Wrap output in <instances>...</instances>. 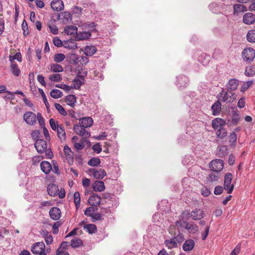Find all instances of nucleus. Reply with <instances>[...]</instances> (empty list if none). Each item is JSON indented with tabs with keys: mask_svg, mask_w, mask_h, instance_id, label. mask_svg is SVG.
Instances as JSON below:
<instances>
[{
	"mask_svg": "<svg viewBox=\"0 0 255 255\" xmlns=\"http://www.w3.org/2000/svg\"><path fill=\"white\" fill-rule=\"evenodd\" d=\"M44 152L45 153V156L46 158L51 159L53 156V152L50 148H47L46 149L44 150Z\"/></svg>",
	"mask_w": 255,
	"mask_h": 255,
	"instance_id": "obj_61",
	"label": "nucleus"
},
{
	"mask_svg": "<svg viewBox=\"0 0 255 255\" xmlns=\"http://www.w3.org/2000/svg\"><path fill=\"white\" fill-rule=\"evenodd\" d=\"M238 108L242 109L245 106V98L244 97H242L238 102Z\"/></svg>",
	"mask_w": 255,
	"mask_h": 255,
	"instance_id": "obj_63",
	"label": "nucleus"
},
{
	"mask_svg": "<svg viewBox=\"0 0 255 255\" xmlns=\"http://www.w3.org/2000/svg\"><path fill=\"white\" fill-rule=\"evenodd\" d=\"M91 35L90 31H77L76 38L78 40H82L89 38Z\"/></svg>",
	"mask_w": 255,
	"mask_h": 255,
	"instance_id": "obj_26",
	"label": "nucleus"
},
{
	"mask_svg": "<svg viewBox=\"0 0 255 255\" xmlns=\"http://www.w3.org/2000/svg\"><path fill=\"white\" fill-rule=\"evenodd\" d=\"M218 100L226 103H232L235 101V94L230 91L223 90L218 95Z\"/></svg>",
	"mask_w": 255,
	"mask_h": 255,
	"instance_id": "obj_1",
	"label": "nucleus"
},
{
	"mask_svg": "<svg viewBox=\"0 0 255 255\" xmlns=\"http://www.w3.org/2000/svg\"><path fill=\"white\" fill-rule=\"evenodd\" d=\"M55 87L64 90L66 92L69 91L72 89V87H70L64 84H56Z\"/></svg>",
	"mask_w": 255,
	"mask_h": 255,
	"instance_id": "obj_53",
	"label": "nucleus"
},
{
	"mask_svg": "<svg viewBox=\"0 0 255 255\" xmlns=\"http://www.w3.org/2000/svg\"><path fill=\"white\" fill-rule=\"evenodd\" d=\"M65 58V56L63 53H56L53 56L54 61L56 63H60Z\"/></svg>",
	"mask_w": 255,
	"mask_h": 255,
	"instance_id": "obj_46",
	"label": "nucleus"
},
{
	"mask_svg": "<svg viewBox=\"0 0 255 255\" xmlns=\"http://www.w3.org/2000/svg\"><path fill=\"white\" fill-rule=\"evenodd\" d=\"M55 107L58 112L62 116L67 115V112L64 108L59 104L55 103Z\"/></svg>",
	"mask_w": 255,
	"mask_h": 255,
	"instance_id": "obj_49",
	"label": "nucleus"
},
{
	"mask_svg": "<svg viewBox=\"0 0 255 255\" xmlns=\"http://www.w3.org/2000/svg\"><path fill=\"white\" fill-rule=\"evenodd\" d=\"M223 167L224 163L221 159H215L210 163V168L212 171L219 172L223 169Z\"/></svg>",
	"mask_w": 255,
	"mask_h": 255,
	"instance_id": "obj_6",
	"label": "nucleus"
},
{
	"mask_svg": "<svg viewBox=\"0 0 255 255\" xmlns=\"http://www.w3.org/2000/svg\"><path fill=\"white\" fill-rule=\"evenodd\" d=\"M210 59V57L209 56H206L205 54H203L201 55L199 61L203 65H206L209 63Z\"/></svg>",
	"mask_w": 255,
	"mask_h": 255,
	"instance_id": "obj_50",
	"label": "nucleus"
},
{
	"mask_svg": "<svg viewBox=\"0 0 255 255\" xmlns=\"http://www.w3.org/2000/svg\"><path fill=\"white\" fill-rule=\"evenodd\" d=\"M21 26H22V30L23 31V33L24 35H25V36L27 35L29 33V32H28L27 24L25 20H23V21L21 24Z\"/></svg>",
	"mask_w": 255,
	"mask_h": 255,
	"instance_id": "obj_56",
	"label": "nucleus"
},
{
	"mask_svg": "<svg viewBox=\"0 0 255 255\" xmlns=\"http://www.w3.org/2000/svg\"><path fill=\"white\" fill-rule=\"evenodd\" d=\"M243 21L246 24H252L255 22V15L251 12L246 13L243 16Z\"/></svg>",
	"mask_w": 255,
	"mask_h": 255,
	"instance_id": "obj_11",
	"label": "nucleus"
},
{
	"mask_svg": "<svg viewBox=\"0 0 255 255\" xmlns=\"http://www.w3.org/2000/svg\"><path fill=\"white\" fill-rule=\"evenodd\" d=\"M245 74L248 77L253 76L255 74V67L252 66H247Z\"/></svg>",
	"mask_w": 255,
	"mask_h": 255,
	"instance_id": "obj_42",
	"label": "nucleus"
},
{
	"mask_svg": "<svg viewBox=\"0 0 255 255\" xmlns=\"http://www.w3.org/2000/svg\"><path fill=\"white\" fill-rule=\"evenodd\" d=\"M212 114L214 116L219 115L221 111V103L219 100L215 102L211 107Z\"/></svg>",
	"mask_w": 255,
	"mask_h": 255,
	"instance_id": "obj_21",
	"label": "nucleus"
},
{
	"mask_svg": "<svg viewBox=\"0 0 255 255\" xmlns=\"http://www.w3.org/2000/svg\"><path fill=\"white\" fill-rule=\"evenodd\" d=\"M93 171L94 177L98 179H102L107 175L105 170L102 168L99 169H94Z\"/></svg>",
	"mask_w": 255,
	"mask_h": 255,
	"instance_id": "obj_24",
	"label": "nucleus"
},
{
	"mask_svg": "<svg viewBox=\"0 0 255 255\" xmlns=\"http://www.w3.org/2000/svg\"><path fill=\"white\" fill-rule=\"evenodd\" d=\"M229 138V142L230 144V145L235 146L236 145L237 142V134L234 131H233L230 134Z\"/></svg>",
	"mask_w": 255,
	"mask_h": 255,
	"instance_id": "obj_36",
	"label": "nucleus"
},
{
	"mask_svg": "<svg viewBox=\"0 0 255 255\" xmlns=\"http://www.w3.org/2000/svg\"><path fill=\"white\" fill-rule=\"evenodd\" d=\"M45 246L43 242L34 243L32 247L31 252L34 254L40 255H46L45 251Z\"/></svg>",
	"mask_w": 255,
	"mask_h": 255,
	"instance_id": "obj_3",
	"label": "nucleus"
},
{
	"mask_svg": "<svg viewBox=\"0 0 255 255\" xmlns=\"http://www.w3.org/2000/svg\"><path fill=\"white\" fill-rule=\"evenodd\" d=\"M73 86H71L72 88H73L75 89H79L82 85V80L74 79L73 81Z\"/></svg>",
	"mask_w": 255,
	"mask_h": 255,
	"instance_id": "obj_55",
	"label": "nucleus"
},
{
	"mask_svg": "<svg viewBox=\"0 0 255 255\" xmlns=\"http://www.w3.org/2000/svg\"><path fill=\"white\" fill-rule=\"evenodd\" d=\"M185 228L189 233L194 234L198 231V227L193 222H184Z\"/></svg>",
	"mask_w": 255,
	"mask_h": 255,
	"instance_id": "obj_13",
	"label": "nucleus"
},
{
	"mask_svg": "<svg viewBox=\"0 0 255 255\" xmlns=\"http://www.w3.org/2000/svg\"><path fill=\"white\" fill-rule=\"evenodd\" d=\"M84 127L81 126V125H75L73 127V130L75 132L82 136L84 138H88L90 136L91 134L89 131L87 130Z\"/></svg>",
	"mask_w": 255,
	"mask_h": 255,
	"instance_id": "obj_5",
	"label": "nucleus"
},
{
	"mask_svg": "<svg viewBox=\"0 0 255 255\" xmlns=\"http://www.w3.org/2000/svg\"><path fill=\"white\" fill-rule=\"evenodd\" d=\"M47 192L48 194L53 197H55L58 194L59 189L58 186L55 184H49L47 186Z\"/></svg>",
	"mask_w": 255,
	"mask_h": 255,
	"instance_id": "obj_18",
	"label": "nucleus"
},
{
	"mask_svg": "<svg viewBox=\"0 0 255 255\" xmlns=\"http://www.w3.org/2000/svg\"><path fill=\"white\" fill-rule=\"evenodd\" d=\"M61 223L59 222H56L54 223L52 226L53 233L56 234L58 233L59 227L60 226Z\"/></svg>",
	"mask_w": 255,
	"mask_h": 255,
	"instance_id": "obj_58",
	"label": "nucleus"
},
{
	"mask_svg": "<svg viewBox=\"0 0 255 255\" xmlns=\"http://www.w3.org/2000/svg\"><path fill=\"white\" fill-rule=\"evenodd\" d=\"M49 79L54 82H59L62 80V78L59 74H54L49 76Z\"/></svg>",
	"mask_w": 255,
	"mask_h": 255,
	"instance_id": "obj_44",
	"label": "nucleus"
},
{
	"mask_svg": "<svg viewBox=\"0 0 255 255\" xmlns=\"http://www.w3.org/2000/svg\"><path fill=\"white\" fill-rule=\"evenodd\" d=\"M44 157L43 156L41 157L40 156H34L32 159V164L36 165Z\"/></svg>",
	"mask_w": 255,
	"mask_h": 255,
	"instance_id": "obj_60",
	"label": "nucleus"
},
{
	"mask_svg": "<svg viewBox=\"0 0 255 255\" xmlns=\"http://www.w3.org/2000/svg\"><path fill=\"white\" fill-rule=\"evenodd\" d=\"M49 69L51 72L55 73L61 72L63 71V68L60 65L57 63L50 64Z\"/></svg>",
	"mask_w": 255,
	"mask_h": 255,
	"instance_id": "obj_30",
	"label": "nucleus"
},
{
	"mask_svg": "<svg viewBox=\"0 0 255 255\" xmlns=\"http://www.w3.org/2000/svg\"><path fill=\"white\" fill-rule=\"evenodd\" d=\"M58 138L61 141H64L66 139V132L63 127L61 125L56 130Z\"/></svg>",
	"mask_w": 255,
	"mask_h": 255,
	"instance_id": "obj_32",
	"label": "nucleus"
},
{
	"mask_svg": "<svg viewBox=\"0 0 255 255\" xmlns=\"http://www.w3.org/2000/svg\"><path fill=\"white\" fill-rule=\"evenodd\" d=\"M92 188L96 192H102L105 190V186L103 181H95L92 184Z\"/></svg>",
	"mask_w": 255,
	"mask_h": 255,
	"instance_id": "obj_14",
	"label": "nucleus"
},
{
	"mask_svg": "<svg viewBox=\"0 0 255 255\" xmlns=\"http://www.w3.org/2000/svg\"><path fill=\"white\" fill-rule=\"evenodd\" d=\"M35 147L39 153H44L47 147V142L42 139H38L34 143Z\"/></svg>",
	"mask_w": 255,
	"mask_h": 255,
	"instance_id": "obj_8",
	"label": "nucleus"
},
{
	"mask_svg": "<svg viewBox=\"0 0 255 255\" xmlns=\"http://www.w3.org/2000/svg\"><path fill=\"white\" fill-rule=\"evenodd\" d=\"M233 179V175L231 173H227L225 175L224 189L227 191L228 194L232 193L234 185L231 184Z\"/></svg>",
	"mask_w": 255,
	"mask_h": 255,
	"instance_id": "obj_2",
	"label": "nucleus"
},
{
	"mask_svg": "<svg viewBox=\"0 0 255 255\" xmlns=\"http://www.w3.org/2000/svg\"><path fill=\"white\" fill-rule=\"evenodd\" d=\"M85 27L86 28L88 29L89 30L88 31L90 32L96 31V25L94 22L86 24Z\"/></svg>",
	"mask_w": 255,
	"mask_h": 255,
	"instance_id": "obj_54",
	"label": "nucleus"
},
{
	"mask_svg": "<svg viewBox=\"0 0 255 255\" xmlns=\"http://www.w3.org/2000/svg\"><path fill=\"white\" fill-rule=\"evenodd\" d=\"M74 202L76 208L78 209L80 207L81 203L80 195L78 191L75 192L74 194Z\"/></svg>",
	"mask_w": 255,
	"mask_h": 255,
	"instance_id": "obj_43",
	"label": "nucleus"
},
{
	"mask_svg": "<svg viewBox=\"0 0 255 255\" xmlns=\"http://www.w3.org/2000/svg\"><path fill=\"white\" fill-rule=\"evenodd\" d=\"M80 125L84 128H89L92 126L93 120L91 117H85L79 120Z\"/></svg>",
	"mask_w": 255,
	"mask_h": 255,
	"instance_id": "obj_20",
	"label": "nucleus"
},
{
	"mask_svg": "<svg viewBox=\"0 0 255 255\" xmlns=\"http://www.w3.org/2000/svg\"><path fill=\"white\" fill-rule=\"evenodd\" d=\"M224 188L221 186L215 187L214 193L215 195H220L223 192Z\"/></svg>",
	"mask_w": 255,
	"mask_h": 255,
	"instance_id": "obj_62",
	"label": "nucleus"
},
{
	"mask_svg": "<svg viewBox=\"0 0 255 255\" xmlns=\"http://www.w3.org/2000/svg\"><path fill=\"white\" fill-rule=\"evenodd\" d=\"M239 85V81L236 79L233 78L229 80L226 84V88L228 91H235Z\"/></svg>",
	"mask_w": 255,
	"mask_h": 255,
	"instance_id": "obj_10",
	"label": "nucleus"
},
{
	"mask_svg": "<svg viewBox=\"0 0 255 255\" xmlns=\"http://www.w3.org/2000/svg\"><path fill=\"white\" fill-rule=\"evenodd\" d=\"M40 235L43 237L45 239V241L47 245L51 244L53 241V237L52 235L49 234L47 231L46 230H42L40 232Z\"/></svg>",
	"mask_w": 255,
	"mask_h": 255,
	"instance_id": "obj_25",
	"label": "nucleus"
},
{
	"mask_svg": "<svg viewBox=\"0 0 255 255\" xmlns=\"http://www.w3.org/2000/svg\"><path fill=\"white\" fill-rule=\"evenodd\" d=\"M50 95L52 98L54 99H58L62 96L63 94L62 91L59 90L53 89L51 91Z\"/></svg>",
	"mask_w": 255,
	"mask_h": 255,
	"instance_id": "obj_41",
	"label": "nucleus"
},
{
	"mask_svg": "<svg viewBox=\"0 0 255 255\" xmlns=\"http://www.w3.org/2000/svg\"><path fill=\"white\" fill-rule=\"evenodd\" d=\"M64 31L67 35L77 34L78 29L74 25H68L65 27Z\"/></svg>",
	"mask_w": 255,
	"mask_h": 255,
	"instance_id": "obj_31",
	"label": "nucleus"
},
{
	"mask_svg": "<svg viewBox=\"0 0 255 255\" xmlns=\"http://www.w3.org/2000/svg\"><path fill=\"white\" fill-rule=\"evenodd\" d=\"M39 92L43 98V102H44V104L46 107L47 110H48L49 109V104L47 101L46 95H45L43 90L41 89H39Z\"/></svg>",
	"mask_w": 255,
	"mask_h": 255,
	"instance_id": "obj_51",
	"label": "nucleus"
},
{
	"mask_svg": "<svg viewBox=\"0 0 255 255\" xmlns=\"http://www.w3.org/2000/svg\"><path fill=\"white\" fill-rule=\"evenodd\" d=\"M61 211L57 207H53L49 211L50 218L54 220H58L61 217Z\"/></svg>",
	"mask_w": 255,
	"mask_h": 255,
	"instance_id": "obj_15",
	"label": "nucleus"
},
{
	"mask_svg": "<svg viewBox=\"0 0 255 255\" xmlns=\"http://www.w3.org/2000/svg\"><path fill=\"white\" fill-rule=\"evenodd\" d=\"M226 125V122L224 119L217 118L212 121V127L214 129L216 130L224 128Z\"/></svg>",
	"mask_w": 255,
	"mask_h": 255,
	"instance_id": "obj_9",
	"label": "nucleus"
},
{
	"mask_svg": "<svg viewBox=\"0 0 255 255\" xmlns=\"http://www.w3.org/2000/svg\"><path fill=\"white\" fill-rule=\"evenodd\" d=\"M191 216L194 220H200L204 217V212L200 209H196L192 211Z\"/></svg>",
	"mask_w": 255,
	"mask_h": 255,
	"instance_id": "obj_22",
	"label": "nucleus"
},
{
	"mask_svg": "<svg viewBox=\"0 0 255 255\" xmlns=\"http://www.w3.org/2000/svg\"><path fill=\"white\" fill-rule=\"evenodd\" d=\"M82 241L78 238H75L71 241L70 246L73 248H79L82 245Z\"/></svg>",
	"mask_w": 255,
	"mask_h": 255,
	"instance_id": "obj_38",
	"label": "nucleus"
},
{
	"mask_svg": "<svg viewBox=\"0 0 255 255\" xmlns=\"http://www.w3.org/2000/svg\"><path fill=\"white\" fill-rule=\"evenodd\" d=\"M38 120V123L40 126L44 127V120L41 114L40 113H38L37 114L36 121Z\"/></svg>",
	"mask_w": 255,
	"mask_h": 255,
	"instance_id": "obj_59",
	"label": "nucleus"
},
{
	"mask_svg": "<svg viewBox=\"0 0 255 255\" xmlns=\"http://www.w3.org/2000/svg\"><path fill=\"white\" fill-rule=\"evenodd\" d=\"M36 115L31 112H27L23 115V119L29 125H34L36 123Z\"/></svg>",
	"mask_w": 255,
	"mask_h": 255,
	"instance_id": "obj_7",
	"label": "nucleus"
},
{
	"mask_svg": "<svg viewBox=\"0 0 255 255\" xmlns=\"http://www.w3.org/2000/svg\"><path fill=\"white\" fill-rule=\"evenodd\" d=\"M195 246V243L192 240H186L183 245V249L185 251H190L192 250Z\"/></svg>",
	"mask_w": 255,
	"mask_h": 255,
	"instance_id": "obj_27",
	"label": "nucleus"
},
{
	"mask_svg": "<svg viewBox=\"0 0 255 255\" xmlns=\"http://www.w3.org/2000/svg\"><path fill=\"white\" fill-rule=\"evenodd\" d=\"M95 212V209L93 207H90L85 210L84 214L85 215L89 217H92Z\"/></svg>",
	"mask_w": 255,
	"mask_h": 255,
	"instance_id": "obj_52",
	"label": "nucleus"
},
{
	"mask_svg": "<svg viewBox=\"0 0 255 255\" xmlns=\"http://www.w3.org/2000/svg\"><path fill=\"white\" fill-rule=\"evenodd\" d=\"M10 71L14 76L16 77L18 76L20 73V70L15 63H11Z\"/></svg>",
	"mask_w": 255,
	"mask_h": 255,
	"instance_id": "obj_35",
	"label": "nucleus"
},
{
	"mask_svg": "<svg viewBox=\"0 0 255 255\" xmlns=\"http://www.w3.org/2000/svg\"><path fill=\"white\" fill-rule=\"evenodd\" d=\"M101 200V198L100 196L93 194L89 197L88 202L92 206H97L100 204Z\"/></svg>",
	"mask_w": 255,
	"mask_h": 255,
	"instance_id": "obj_16",
	"label": "nucleus"
},
{
	"mask_svg": "<svg viewBox=\"0 0 255 255\" xmlns=\"http://www.w3.org/2000/svg\"><path fill=\"white\" fill-rule=\"evenodd\" d=\"M65 99L68 105L72 107L75 106V103L76 102V97L75 95H68L66 97Z\"/></svg>",
	"mask_w": 255,
	"mask_h": 255,
	"instance_id": "obj_34",
	"label": "nucleus"
},
{
	"mask_svg": "<svg viewBox=\"0 0 255 255\" xmlns=\"http://www.w3.org/2000/svg\"><path fill=\"white\" fill-rule=\"evenodd\" d=\"M84 229L88 232L89 234H93L97 231V227L94 224L86 225L84 226Z\"/></svg>",
	"mask_w": 255,
	"mask_h": 255,
	"instance_id": "obj_39",
	"label": "nucleus"
},
{
	"mask_svg": "<svg viewBox=\"0 0 255 255\" xmlns=\"http://www.w3.org/2000/svg\"><path fill=\"white\" fill-rule=\"evenodd\" d=\"M165 243L168 249H172L177 246V239L173 238L171 240H166Z\"/></svg>",
	"mask_w": 255,
	"mask_h": 255,
	"instance_id": "obj_37",
	"label": "nucleus"
},
{
	"mask_svg": "<svg viewBox=\"0 0 255 255\" xmlns=\"http://www.w3.org/2000/svg\"><path fill=\"white\" fill-rule=\"evenodd\" d=\"M243 59L247 62H251L255 57V51L253 48H245L242 52Z\"/></svg>",
	"mask_w": 255,
	"mask_h": 255,
	"instance_id": "obj_4",
	"label": "nucleus"
},
{
	"mask_svg": "<svg viewBox=\"0 0 255 255\" xmlns=\"http://www.w3.org/2000/svg\"><path fill=\"white\" fill-rule=\"evenodd\" d=\"M53 43L57 47H61L63 45V43L58 37H55L53 39Z\"/></svg>",
	"mask_w": 255,
	"mask_h": 255,
	"instance_id": "obj_57",
	"label": "nucleus"
},
{
	"mask_svg": "<svg viewBox=\"0 0 255 255\" xmlns=\"http://www.w3.org/2000/svg\"><path fill=\"white\" fill-rule=\"evenodd\" d=\"M51 8L55 11H59L64 9V3L62 0H54L51 2Z\"/></svg>",
	"mask_w": 255,
	"mask_h": 255,
	"instance_id": "obj_12",
	"label": "nucleus"
},
{
	"mask_svg": "<svg viewBox=\"0 0 255 255\" xmlns=\"http://www.w3.org/2000/svg\"><path fill=\"white\" fill-rule=\"evenodd\" d=\"M247 11V7L242 4H236L234 5V12L235 13Z\"/></svg>",
	"mask_w": 255,
	"mask_h": 255,
	"instance_id": "obj_33",
	"label": "nucleus"
},
{
	"mask_svg": "<svg viewBox=\"0 0 255 255\" xmlns=\"http://www.w3.org/2000/svg\"><path fill=\"white\" fill-rule=\"evenodd\" d=\"M41 171L45 174H48L52 170V165L47 161H42L40 163Z\"/></svg>",
	"mask_w": 255,
	"mask_h": 255,
	"instance_id": "obj_17",
	"label": "nucleus"
},
{
	"mask_svg": "<svg viewBox=\"0 0 255 255\" xmlns=\"http://www.w3.org/2000/svg\"><path fill=\"white\" fill-rule=\"evenodd\" d=\"M49 124L51 128L55 131H56L59 128V127H60L62 125H58V122H56L53 119H50Z\"/></svg>",
	"mask_w": 255,
	"mask_h": 255,
	"instance_id": "obj_48",
	"label": "nucleus"
},
{
	"mask_svg": "<svg viewBox=\"0 0 255 255\" xmlns=\"http://www.w3.org/2000/svg\"><path fill=\"white\" fill-rule=\"evenodd\" d=\"M14 60H17L19 62L21 61V55L20 52H17L14 55L9 56V60L11 63H15L14 62Z\"/></svg>",
	"mask_w": 255,
	"mask_h": 255,
	"instance_id": "obj_47",
	"label": "nucleus"
},
{
	"mask_svg": "<svg viewBox=\"0 0 255 255\" xmlns=\"http://www.w3.org/2000/svg\"><path fill=\"white\" fill-rule=\"evenodd\" d=\"M247 38L249 42H255V30L252 29L248 31L247 34Z\"/></svg>",
	"mask_w": 255,
	"mask_h": 255,
	"instance_id": "obj_40",
	"label": "nucleus"
},
{
	"mask_svg": "<svg viewBox=\"0 0 255 255\" xmlns=\"http://www.w3.org/2000/svg\"><path fill=\"white\" fill-rule=\"evenodd\" d=\"M63 46L69 49H75L77 48V43L74 39H70L63 42Z\"/></svg>",
	"mask_w": 255,
	"mask_h": 255,
	"instance_id": "obj_23",
	"label": "nucleus"
},
{
	"mask_svg": "<svg viewBox=\"0 0 255 255\" xmlns=\"http://www.w3.org/2000/svg\"><path fill=\"white\" fill-rule=\"evenodd\" d=\"M92 148H93V150L95 152H97V153H100L102 151L101 146L100 144V143H99L94 144Z\"/></svg>",
	"mask_w": 255,
	"mask_h": 255,
	"instance_id": "obj_64",
	"label": "nucleus"
},
{
	"mask_svg": "<svg viewBox=\"0 0 255 255\" xmlns=\"http://www.w3.org/2000/svg\"><path fill=\"white\" fill-rule=\"evenodd\" d=\"M97 51V49L95 46H86L84 48V53L86 55L91 56Z\"/></svg>",
	"mask_w": 255,
	"mask_h": 255,
	"instance_id": "obj_28",
	"label": "nucleus"
},
{
	"mask_svg": "<svg viewBox=\"0 0 255 255\" xmlns=\"http://www.w3.org/2000/svg\"><path fill=\"white\" fill-rule=\"evenodd\" d=\"M101 163L100 158L98 157H93L91 158L88 162V164L91 166H96L99 165Z\"/></svg>",
	"mask_w": 255,
	"mask_h": 255,
	"instance_id": "obj_45",
	"label": "nucleus"
},
{
	"mask_svg": "<svg viewBox=\"0 0 255 255\" xmlns=\"http://www.w3.org/2000/svg\"><path fill=\"white\" fill-rule=\"evenodd\" d=\"M63 151L69 163L73 161V152L70 148L67 145L64 146Z\"/></svg>",
	"mask_w": 255,
	"mask_h": 255,
	"instance_id": "obj_19",
	"label": "nucleus"
},
{
	"mask_svg": "<svg viewBox=\"0 0 255 255\" xmlns=\"http://www.w3.org/2000/svg\"><path fill=\"white\" fill-rule=\"evenodd\" d=\"M216 130V135L218 138L222 139L226 137L228 134L227 130L224 128H220Z\"/></svg>",
	"mask_w": 255,
	"mask_h": 255,
	"instance_id": "obj_29",
	"label": "nucleus"
}]
</instances>
